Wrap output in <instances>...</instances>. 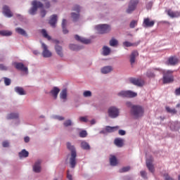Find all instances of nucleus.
<instances>
[{
  "mask_svg": "<svg viewBox=\"0 0 180 180\" xmlns=\"http://www.w3.org/2000/svg\"><path fill=\"white\" fill-rule=\"evenodd\" d=\"M119 44V41H117L116 39H113V47H116Z\"/></svg>",
  "mask_w": 180,
  "mask_h": 180,
  "instance_id": "69168bd1",
  "label": "nucleus"
},
{
  "mask_svg": "<svg viewBox=\"0 0 180 180\" xmlns=\"http://www.w3.org/2000/svg\"><path fill=\"white\" fill-rule=\"evenodd\" d=\"M15 91L18 94V95H26V92L22 87L17 86L15 88Z\"/></svg>",
  "mask_w": 180,
  "mask_h": 180,
  "instance_id": "7c9ffc66",
  "label": "nucleus"
},
{
  "mask_svg": "<svg viewBox=\"0 0 180 180\" xmlns=\"http://www.w3.org/2000/svg\"><path fill=\"white\" fill-rule=\"evenodd\" d=\"M69 47L71 50H72V51H78V50H81V47L75 44H70Z\"/></svg>",
  "mask_w": 180,
  "mask_h": 180,
  "instance_id": "4c0bfd02",
  "label": "nucleus"
},
{
  "mask_svg": "<svg viewBox=\"0 0 180 180\" xmlns=\"http://www.w3.org/2000/svg\"><path fill=\"white\" fill-rule=\"evenodd\" d=\"M56 23H57V15H53L49 20V25L52 27H56Z\"/></svg>",
  "mask_w": 180,
  "mask_h": 180,
  "instance_id": "412c9836",
  "label": "nucleus"
},
{
  "mask_svg": "<svg viewBox=\"0 0 180 180\" xmlns=\"http://www.w3.org/2000/svg\"><path fill=\"white\" fill-rule=\"evenodd\" d=\"M146 166L150 172H154V165H153V158L146 160Z\"/></svg>",
  "mask_w": 180,
  "mask_h": 180,
  "instance_id": "f3484780",
  "label": "nucleus"
},
{
  "mask_svg": "<svg viewBox=\"0 0 180 180\" xmlns=\"http://www.w3.org/2000/svg\"><path fill=\"white\" fill-rule=\"evenodd\" d=\"M95 30L98 34H106L110 32V25L108 24H100L95 26Z\"/></svg>",
  "mask_w": 180,
  "mask_h": 180,
  "instance_id": "7ed1b4c3",
  "label": "nucleus"
},
{
  "mask_svg": "<svg viewBox=\"0 0 180 180\" xmlns=\"http://www.w3.org/2000/svg\"><path fill=\"white\" fill-rule=\"evenodd\" d=\"M112 70H113L112 66H105L101 68V72L102 74H109V72H111Z\"/></svg>",
  "mask_w": 180,
  "mask_h": 180,
  "instance_id": "b1692460",
  "label": "nucleus"
},
{
  "mask_svg": "<svg viewBox=\"0 0 180 180\" xmlns=\"http://www.w3.org/2000/svg\"><path fill=\"white\" fill-rule=\"evenodd\" d=\"M155 22L154 20L150 21V18H145L143 20V27H153L154 26Z\"/></svg>",
  "mask_w": 180,
  "mask_h": 180,
  "instance_id": "f8f14e48",
  "label": "nucleus"
},
{
  "mask_svg": "<svg viewBox=\"0 0 180 180\" xmlns=\"http://www.w3.org/2000/svg\"><path fill=\"white\" fill-rule=\"evenodd\" d=\"M3 13H4L7 18H12V16H13L12 11H11V9L8 6H4L3 7Z\"/></svg>",
  "mask_w": 180,
  "mask_h": 180,
  "instance_id": "2eb2a0df",
  "label": "nucleus"
},
{
  "mask_svg": "<svg viewBox=\"0 0 180 180\" xmlns=\"http://www.w3.org/2000/svg\"><path fill=\"white\" fill-rule=\"evenodd\" d=\"M129 82L133 85H136V86H143L144 85V82L136 78H130Z\"/></svg>",
  "mask_w": 180,
  "mask_h": 180,
  "instance_id": "9b49d317",
  "label": "nucleus"
},
{
  "mask_svg": "<svg viewBox=\"0 0 180 180\" xmlns=\"http://www.w3.org/2000/svg\"><path fill=\"white\" fill-rule=\"evenodd\" d=\"M123 46L124 47H131V46H134V44L126 41L123 42Z\"/></svg>",
  "mask_w": 180,
  "mask_h": 180,
  "instance_id": "a19ab883",
  "label": "nucleus"
},
{
  "mask_svg": "<svg viewBox=\"0 0 180 180\" xmlns=\"http://www.w3.org/2000/svg\"><path fill=\"white\" fill-rule=\"evenodd\" d=\"M117 95L118 96H122V98H136V96H137V93L127 90L121 91L117 94Z\"/></svg>",
  "mask_w": 180,
  "mask_h": 180,
  "instance_id": "423d86ee",
  "label": "nucleus"
},
{
  "mask_svg": "<svg viewBox=\"0 0 180 180\" xmlns=\"http://www.w3.org/2000/svg\"><path fill=\"white\" fill-rule=\"evenodd\" d=\"M13 64L16 70H18L19 71H23L24 72H27V67H25V65L23 63L15 62Z\"/></svg>",
  "mask_w": 180,
  "mask_h": 180,
  "instance_id": "9d476101",
  "label": "nucleus"
},
{
  "mask_svg": "<svg viewBox=\"0 0 180 180\" xmlns=\"http://www.w3.org/2000/svg\"><path fill=\"white\" fill-rule=\"evenodd\" d=\"M41 33L44 36V37H45V39H47L48 40H51V37H50L49 34H47V31H46V30H41Z\"/></svg>",
  "mask_w": 180,
  "mask_h": 180,
  "instance_id": "c9c22d12",
  "label": "nucleus"
},
{
  "mask_svg": "<svg viewBox=\"0 0 180 180\" xmlns=\"http://www.w3.org/2000/svg\"><path fill=\"white\" fill-rule=\"evenodd\" d=\"M118 134L120 136H125L126 135V131H124L123 129H119L118 130Z\"/></svg>",
  "mask_w": 180,
  "mask_h": 180,
  "instance_id": "8fccbe9b",
  "label": "nucleus"
},
{
  "mask_svg": "<svg viewBox=\"0 0 180 180\" xmlns=\"http://www.w3.org/2000/svg\"><path fill=\"white\" fill-rule=\"evenodd\" d=\"M83 95L85 98H88V96H92V93L91 91H86L84 92Z\"/></svg>",
  "mask_w": 180,
  "mask_h": 180,
  "instance_id": "49530a36",
  "label": "nucleus"
},
{
  "mask_svg": "<svg viewBox=\"0 0 180 180\" xmlns=\"http://www.w3.org/2000/svg\"><path fill=\"white\" fill-rule=\"evenodd\" d=\"M67 148L71 151L70 157L69 158V164L70 165V168H75V165H77V150H75V147L71 145V143L68 142L66 143Z\"/></svg>",
  "mask_w": 180,
  "mask_h": 180,
  "instance_id": "f257e3e1",
  "label": "nucleus"
},
{
  "mask_svg": "<svg viewBox=\"0 0 180 180\" xmlns=\"http://www.w3.org/2000/svg\"><path fill=\"white\" fill-rule=\"evenodd\" d=\"M79 137H82V139H84L88 136V133L85 130H82L79 134Z\"/></svg>",
  "mask_w": 180,
  "mask_h": 180,
  "instance_id": "58836bf2",
  "label": "nucleus"
},
{
  "mask_svg": "<svg viewBox=\"0 0 180 180\" xmlns=\"http://www.w3.org/2000/svg\"><path fill=\"white\" fill-rule=\"evenodd\" d=\"M41 164V160H38L35 162V164L33 166V171L34 172L39 173L40 171H41V167L40 165Z\"/></svg>",
  "mask_w": 180,
  "mask_h": 180,
  "instance_id": "a211bd4d",
  "label": "nucleus"
},
{
  "mask_svg": "<svg viewBox=\"0 0 180 180\" xmlns=\"http://www.w3.org/2000/svg\"><path fill=\"white\" fill-rule=\"evenodd\" d=\"M141 174V176H142L143 178V179H148V177H147V172H146V171L142 170L140 172Z\"/></svg>",
  "mask_w": 180,
  "mask_h": 180,
  "instance_id": "37998d69",
  "label": "nucleus"
},
{
  "mask_svg": "<svg viewBox=\"0 0 180 180\" xmlns=\"http://www.w3.org/2000/svg\"><path fill=\"white\" fill-rule=\"evenodd\" d=\"M131 114L134 119H140L144 115V109L140 105H133L131 109Z\"/></svg>",
  "mask_w": 180,
  "mask_h": 180,
  "instance_id": "f03ea898",
  "label": "nucleus"
},
{
  "mask_svg": "<svg viewBox=\"0 0 180 180\" xmlns=\"http://www.w3.org/2000/svg\"><path fill=\"white\" fill-rule=\"evenodd\" d=\"M167 15L170 18H179L180 17V12L179 11H173L171 10H168Z\"/></svg>",
  "mask_w": 180,
  "mask_h": 180,
  "instance_id": "aec40b11",
  "label": "nucleus"
},
{
  "mask_svg": "<svg viewBox=\"0 0 180 180\" xmlns=\"http://www.w3.org/2000/svg\"><path fill=\"white\" fill-rule=\"evenodd\" d=\"M1 36H12V32L9 30H1L0 31Z\"/></svg>",
  "mask_w": 180,
  "mask_h": 180,
  "instance_id": "f704fd0d",
  "label": "nucleus"
},
{
  "mask_svg": "<svg viewBox=\"0 0 180 180\" xmlns=\"http://www.w3.org/2000/svg\"><path fill=\"white\" fill-rule=\"evenodd\" d=\"M20 158H27L29 157V152L25 149H23L21 152L19 153Z\"/></svg>",
  "mask_w": 180,
  "mask_h": 180,
  "instance_id": "c756f323",
  "label": "nucleus"
},
{
  "mask_svg": "<svg viewBox=\"0 0 180 180\" xmlns=\"http://www.w3.org/2000/svg\"><path fill=\"white\" fill-rule=\"evenodd\" d=\"M170 129L173 131H176L179 129V123L178 122H172L170 124Z\"/></svg>",
  "mask_w": 180,
  "mask_h": 180,
  "instance_id": "a878e982",
  "label": "nucleus"
},
{
  "mask_svg": "<svg viewBox=\"0 0 180 180\" xmlns=\"http://www.w3.org/2000/svg\"><path fill=\"white\" fill-rule=\"evenodd\" d=\"M67 26V20L63 19L62 21V28H63V32L64 34H67L68 33V30L65 27Z\"/></svg>",
  "mask_w": 180,
  "mask_h": 180,
  "instance_id": "2f4dec72",
  "label": "nucleus"
},
{
  "mask_svg": "<svg viewBox=\"0 0 180 180\" xmlns=\"http://www.w3.org/2000/svg\"><path fill=\"white\" fill-rule=\"evenodd\" d=\"M137 5H139V0H131L127 9V13H133L136 11Z\"/></svg>",
  "mask_w": 180,
  "mask_h": 180,
  "instance_id": "0eeeda50",
  "label": "nucleus"
},
{
  "mask_svg": "<svg viewBox=\"0 0 180 180\" xmlns=\"http://www.w3.org/2000/svg\"><path fill=\"white\" fill-rule=\"evenodd\" d=\"M81 147L83 148V150H91V146H89V143L86 141H82L81 143Z\"/></svg>",
  "mask_w": 180,
  "mask_h": 180,
  "instance_id": "473e14b6",
  "label": "nucleus"
},
{
  "mask_svg": "<svg viewBox=\"0 0 180 180\" xmlns=\"http://www.w3.org/2000/svg\"><path fill=\"white\" fill-rule=\"evenodd\" d=\"M137 57H139V52L137 51H132L130 55V59H129L131 65H133V64L136 63V58Z\"/></svg>",
  "mask_w": 180,
  "mask_h": 180,
  "instance_id": "ddd939ff",
  "label": "nucleus"
},
{
  "mask_svg": "<svg viewBox=\"0 0 180 180\" xmlns=\"http://www.w3.org/2000/svg\"><path fill=\"white\" fill-rule=\"evenodd\" d=\"M51 6V4H50V2H46L45 3V8H46V9H49V8H50Z\"/></svg>",
  "mask_w": 180,
  "mask_h": 180,
  "instance_id": "0e129e2a",
  "label": "nucleus"
},
{
  "mask_svg": "<svg viewBox=\"0 0 180 180\" xmlns=\"http://www.w3.org/2000/svg\"><path fill=\"white\" fill-rule=\"evenodd\" d=\"M79 120L80 122H84V123H86V122H88V119L86 118V117H80L79 118Z\"/></svg>",
  "mask_w": 180,
  "mask_h": 180,
  "instance_id": "603ef678",
  "label": "nucleus"
},
{
  "mask_svg": "<svg viewBox=\"0 0 180 180\" xmlns=\"http://www.w3.org/2000/svg\"><path fill=\"white\" fill-rule=\"evenodd\" d=\"M173 73V70H169L163 71V84H171V82H174V76L172 75Z\"/></svg>",
  "mask_w": 180,
  "mask_h": 180,
  "instance_id": "20e7f679",
  "label": "nucleus"
},
{
  "mask_svg": "<svg viewBox=\"0 0 180 180\" xmlns=\"http://www.w3.org/2000/svg\"><path fill=\"white\" fill-rule=\"evenodd\" d=\"M60 93V89L58 87H53V89L51 91V94L52 96H53L54 99H57V96H58V94Z\"/></svg>",
  "mask_w": 180,
  "mask_h": 180,
  "instance_id": "5701e85b",
  "label": "nucleus"
},
{
  "mask_svg": "<svg viewBox=\"0 0 180 180\" xmlns=\"http://www.w3.org/2000/svg\"><path fill=\"white\" fill-rule=\"evenodd\" d=\"M153 7V2H149L146 5V9H151Z\"/></svg>",
  "mask_w": 180,
  "mask_h": 180,
  "instance_id": "13d9d810",
  "label": "nucleus"
},
{
  "mask_svg": "<svg viewBox=\"0 0 180 180\" xmlns=\"http://www.w3.org/2000/svg\"><path fill=\"white\" fill-rule=\"evenodd\" d=\"M41 46L43 49V52H42L43 57H44L45 58H49L51 57L52 53H51L50 51H49V49L47 48V45H46V44L44 43H42Z\"/></svg>",
  "mask_w": 180,
  "mask_h": 180,
  "instance_id": "1a4fd4ad",
  "label": "nucleus"
},
{
  "mask_svg": "<svg viewBox=\"0 0 180 180\" xmlns=\"http://www.w3.org/2000/svg\"><path fill=\"white\" fill-rule=\"evenodd\" d=\"M4 84L5 85H6L7 86L11 85V79L8 78V77H5L4 78Z\"/></svg>",
  "mask_w": 180,
  "mask_h": 180,
  "instance_id": "de8ad7c7",
  "label": "nucleus"
},
{
  "mask_svg": "<svg viewBox=\"0 0 180 180\" xmlns=\"http://www.w3.org/2000/svg\"><path fill=\"white\" fill-rule=\"evenodd\" d=\"M115 165H117V159L116 156L113 155V167H115Z\"/></svg>",
  "mask_w": 180,
  "mask_h": 180,
  "instance_id": "6e6d98bb",
  "label": "nucleus"
},
{
  "mask_svg": "<svg viewBox=\"0 0 180 180\" xmlns=\"http://www.w3.org/2000/svg\"><path fill=\"white\" fill-rule=\"evenodd\" d=\"M25 143H29L30 141V138L29 136H25L24 138Z\"/></svg>",
  "mask_w": 180,
  "mask_h": 180,
  "instance_id": "680f3d73",
  "label": "nucleus"
},
{
  "mask_svg": "<svg viewBox=\"0 0 180 180\" xmlns=\"http://www.w3.org/2000/svg\"><path fill=\"white\" fill-rule=\"evenodd\" d=\"M68 179L69 180H72V175L70 174V171H68Z\"/></svg>",
  "mask_w": 180,
  "mask_h": 180,
  "instance_id": "338daca9",
  "label": "nucleus"
},
{
  "mask_svg": "<svg viewBox=\"0 0 180 180\" xmlns=\"http://www.w3.org/2000/svg\"><path fill=\"white\" fill-rule=\"evenodd\" d=\"M102 50L103 56H109V54H110V48H109L108 46H104Z\"/></svg>",
  "mask_w": 180,
  "mask_h": 180,
  "instance_id": "c85d7f7f",
  "label": "nucleus"
},
{
  "mask_svg": "<svg viewBox=\"0 0 180 180\" xmlns=\"http://www.w3.org/2000/svg\"><path fill=\"white\" fill-rule=\"evenodd\" d=\"M56 119H58V120H64V117L57 116Z\"/></svg>",
  "mask_w": 180,
  "mask_h": 180,
  "instance_id": "774afa93",
  "label": "nucleus"
},
{
  "mask_svg": "<svg viewBox=\"0 0 180 180\" xmlns=\"http://www.w3.org/2000/svg\"><path fill=\"white\" fill-rule=\"evenodd\" d=\"M164 177L165 180H174V179H172V177L169 176L168 174H165Z\"/></svg>",
  "mask_w": 180,
  "mask_h": 180,
  "instance_id": "4d7b16f0",
  "label": "nucleus"
},
{
  "mask_svg": "<svg viewBox=\"0 0 180 180\" xmlns=\"http://www.w3.org/2000/svg\"><path fill=\"white\" fill-rule=\"evenodd\" d=\"M32 8H30L29 11L30 15H36V13L37 12L38 8H43V4L41 2L38 1L37 0H34L32 2Z\"/></svg>",
  "mask_w": 180,
  "mask_h": 180,
  "instance_id": "39448f33",
  "label": "nucleus"
},
{
  "mask_svg": "<svg viewBox=\"0 0 180 180\" xmlns=\"http://www.w3.org/2000/svg\"><path fill=\"white\" fill-rule=\"evenodd\" d=\"M72 122H71L70 120H68L63 123V126H65V127H68V126H72Z\"/></svg>",
  "mask_w": 180,
  "mask_h": 180,
  "instance_id": "79ce46f5",
  "label": "nucleus"
},
{
  "mask_svg": "<svg viewBox=\"0 0 180 180\" xmlns=\"http://www.w3.org/2000/svg\"><path fill=\"white\" fill-rule=\"evenodd\" d=\"M0 70L1 71H7L8 67L5 66L4 64H0Z\"/></svg>",
  "mask_w": 180,
  "mask_h": 180,
  "instance_id": "3c124183",
  "label": "nucleus"
},
{
  "mask_svg": "<svg viewBox=\"0 0 180 180\" xmlns=\"http://www.w3.org/2000/svg\"><path fill=\"white\" fill-rule=\"evenodd\" d=\"M55 50H56V52L58 54V56H59L60 57L64 56V53H63V47H61L58 45H56Z\"/></svg>",
  "mask_w": 180,
  "mask_h": 180,
  "instance_id": "4be33fe9",
  "label": "nucleus"
},
{
  "mask_svg": "<svg viewBox=\"0 0 180 180\" xmlns=\"http://www.w3.org/2000/svg\"><path fill=\"white\" fill-rule=\"evenodd\" d=\"M114 143L119 148H122L124 146V139L122 138H117L114 141Z\"/></svg>",
  "mask_w": 180,
  "mask_h": 180,
  "instance_id": "4468645a",
  "label": "nucleus"
},
{
  "mask_svg": "<svg viewBox=\"0 0 180 180\" xmlns=\"http://www.w3.org/2000/svg\"><path fill=\"white\" fill-rule=\"evenodd\" d=\"M46 13H47V12L46 11V10L42 9L41 11V18H44V16H46Z\"/></svg>",
  "mask_w": 180,
  "mask_h": 180,
  "instance_id": "5fc2aeb1",
  "label": "nucleus"
},
{
  "mask_svg": "<svg viewBox=\"0 0 180 180\" xmlns=\"http://www.w3.org/2000/svg\"><path fill=\"white\" fill-rule=\"evenodd\" d=\"M113 131V127L107 126L105 129L100 131L101 134H106V133H112Z\"/></svg>",
  "mask_w": 180,
  "mask_h": 180,
  "instance_id": "393cba45",
  "label": "nucleus"
},
{
  "mask_svg": "<svg viewBox=\"0 0 180 180\" xmlns=\"http://www.w3.org/2000/svg\"><path fill=\"white\" fill-rule=\"evenodd\" d=\"M178 61L179 60L176 56H170L167 60V63L169 65H176Z\"/></svg>",
  "mask_w": 180,
  "mask_h": 180,
  "instance_id": "6ab92c4d",
  "label": "nucleus"
},
{
  "mask_svg": "<svg viewBox=\"0 0 180 180\" xmlns=\"http://www.w3.org/2000/svg\"><path fill=\"white\" fill-rule=\"evenodd\" d=\"M72 11L77 12V13H72V18L74 22H77L79 19V12H81V8L78 5L74 6Z\"/></svg>",
  "mask_w": 180,
  "mask_h": 180,
  "instance_id": "6e6552de",
  "label": "nucleus"
},
{
  "mask_svg": "<svg viewBox=\"0 0 180 180\" xmlns=\"http://www.w3.org/2000/svg\"><path fill=\"white\" fill-rule=\"evenodd\" d=\"M15 32L18 33V34H21V36H25V37H27V33H26V31L20 27H17L15 29Z\"/></svg>",
  "mask_w": 180,
  "mask_h": 180,
  "instance_id": "cd10ccee",
  "label": "nucleus"
},
{
  "mask_svg": "<svg viewBox=\"0 0 180 180\" xmlns=\"http://www.w3.org/2000/svg\"><path fill=\"white\" fill-rule=\"evenodd\" d=\"M128 171H130L129 166L124 167L120 170V172H127Z\"/></svg>",
  "mask_w": 180,
  "mask_h": 180,
  "instance_id": "c03bdc74",
  "label": "nucleus"
},
{
  "mask_svg": "<svg viewBox=\"0 0 180 180\" xmlns=\"http://www.w3.org/2000/svg\"><path fill=\"white\" fill-rule=\"evenodd\" d=\"M120 115V111L119 110V108H117L115 107L113 108V118H116Z\"/></svg>",
  "mask_w": 180,
  "mask_h": 180,
  "instance_id": "e433bc0d",
  "label": "nucleus"
},
{
  "mask_svg": "<svg viewBox=\"0 0 180 180\" xmlns=\"http://www.w3.org/2000/svg\"><path fill=\"white\" fill-rule=\"evenodd\" d=\"M19 118V114L11 112L7 115V120H11L12 119H18Z\"/></svg>",
  "mask_w": 180,
  "mask_h": 180,
  "instance_id": "bb28decb",
  "label": "nucleus"
},
{
  "mask_svg": "<svg viewBox=\"0 0 180 180\" xmlns=\"http://www.w3.org/2000/svg\"><path fill=\"white\" fill-rule=\"evenodd\" d=\"M146 75L149 78H153V77H155V75L151 70H148L146 73Z\"/></svg>",
  "mask_w": 180,
  "mask_h": 180,
  "instance_id": "a18cd8bd",
  "label": "nucleus"
},
{
  "mask_svg": "<svg viewBox=\"0 0 180 180\" xmlns=\"http://www.w3.org/2000/svg\"><path fill=\"white\" fill-rule=\"evenodd\" d=\"M2 146L3 147H4L5 148L9 147V142L7 141H5L2 143Z\"/></svg>",
  "mask_w": 180,
  "mask_h": 180,
  "instance_id": "864d4df0",
  "label": "nucleus"
},
{
  "mask_svg": "<svg viewBox=\"0 0 180 180\" xmlns=\"http://www.w3.org/2000/svg\"><path fill=\"white\" fill-rule=\"evenodd\" d=\"M75 39L77 41H80V43H83L84 44H90V43H91L90 39H86L85 38L79 37V35H75Z\"/></svg>",
  "mask_w": 180,
  "mask_h": 180,
  "instance_id": "dca6fc26",
  "label": "nucleus"
},
{
  "mask_svg": "<svg viewBox=\"0 0 180 180\" xmlns=\"http://www.w3.org/2000/svg\"><path fill=\"white\" fill-rule=\"evenodd\" d=\"M169 113H172V115H175L176 114V110H175V108H172Z\"/></svg>",
  "mask_w": 180,
  "mask_h": 180,
  "instance_id": "052dcab7",
  "label": "nucleus"
},
{
  "mask_svg": "<svg viewBox=\"0 0 180 180\" xmlns=\"http://www.w3.org/2000/svg\"><path fill=\"white\" fill-rule=\"evenodd\" d=\"M60 99H63L64 101L67 99V89H64L61 91L60 94Z\"/></svg>",
  "mask_w": 180,
  "mask_h": 180,
  "instance_id": "72a5a7b5",
  "label": "nucleus"
},
{
  "mask_svg": "<svg viewBox=\"0 0 180 180\" xmlns=\"http://www.w3.org/2000/svg\"><path fill=\"white\" fill-rule=\"evenodd\" d=\"M110 165H113V155H110Z\"/></svg>",
  "mask_w": 180,
  "mask_h": 180,
  "instance_id": "e2e57ef3",
  "label": "nucleus"
},
{
  "mask_svg": "<svg viewBox=\"0 0 180 180\" xmlns=\"http://www.w3.org/2000/svg\"><path fill=\"white\" fill-rule=\"evenodd\" d=\"M136 26H137V20H134L130 22L129 27H131V29H134Z\"/></svg>",
  "mask_w": 180,
  "mask_h": 180,
  "instance_id": "ea45409f",
  "label": "nucleus"
},
{
  "mask_svg": "<svg viewBox=\"0 0 180 180\" xmlns=\"http://www.w3.org/2000/svg\"><path fill=\"white\" fill-rule=\"evenodd\" d=\"M108 115L110 117H113V107H110L108 110Z\"/></svg>",
  "mask_w": 180,
  "mask_h": 180,
  "instance_id": "09e8293b",
  "label": "nucleus"
},
{
  "mask_svg": "<svg viewBox=\"0 0 180 180\" xmlns=\"http://www.w3.org/2000/svg\"><path fill=\"white\" fill-rule=\"evenodd\" d=\"M126 106H127V108H133V104L131 103V102H130V101H127V103H126Z\"/></svg>",
  "mask_w": 180,
  "mask_h": 180,
  "instance_id": "bf43d9fd",
  "label": "nucleus"
}]
</instances>
